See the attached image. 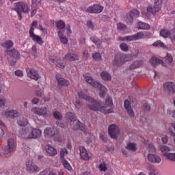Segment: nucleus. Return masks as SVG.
<instances>
[{
	"mask_svg": "<svg viewBox=\"0 0 175 175\" xmlns=\"http://www.w3.org/2000/svg\"><path fill=\"white\" fill-rule=\"evenodd\" d=\"M148 160L151 163H161V157L158 154H149L147 157Z\"/></svg>",
	"mask_w": 175,
	"mask_h": 175,
	"instance_id": "obj_23",
	"label": "nucleus"
},
{
	"mask_svg": "<svg viewBox=\"0 0 175 175\" xmlns=\"http://www.w3.org/2000/svg\"><path fill=\"white\" fill-rule=\"evenodd\" d=\"M165 61H167V62L172 64V62H173V56L167 53V55L165 56Z\"/></svg>",
	"mask_w": 175,
	"mask_h": 175,
	"instance_id": "obj_53",
	"label": "nucleus"
},
{
	"mask_svg": "<svg viewBox=\"0 0 175 175\" xmlns=\"http://www.w3.org/2000/svg\"><path fill=\"white\" fill-rule=\"evenodd\" d=\"M117 28L119 31H125V29H126V25L122 23H119L117 24Z\"/></svg>",
	"mask_w": 175,
	"mask_h": 175,
	"instance_id": "obj_48",
	"label": "nucleus"
},
{
	"mask_svg": "<svg viewBox=\"0 0 175 175\" xmlns=\"http://www.w3.org/2000/svg\"><path fill=\"white\" fill-rule=\"evenodd\" d=\"M108 133L111 139H117V136L120 135V128L117 124H111L109 126Z\"/></svg>",
	"mask_w": 175,
	"mask_h": 175,
	"instance_id": "obj_11",
	"label": "nucleus"
},
{
	"mask_svg": "<svg viewBox=\"0 0 175 175\" xmlns=\"http://www.w3.org/2000/svg\"><path fill=\"white\" fill-rule=\"evenodd\" d=\"M7 53L10 55V57L14 59V60H12V62H10V65H14L16 64V59H20V53L17 50L8 51Z\"/></svg>",
	"mask_w": 175,
	"mask_h": 175,
	"instance_id": "obj_17",
	"label": "nucleus"
},
{
	"mask_svg": "<svg viewBox=\"0 0 175 175\" xmlns=\"http://www.w3.org/2000/svg\"><path fill=\"white\" fill-rule=\"evenodd\" d=\"M15 75L18 77H23V76H24V73L21 70H18L15 71Z\"/></svg>",
	"mask_w": 175,
	"mask_h": 175,
	"instance_id": "obj_58",
	"label": "nucleus"
},
{
	"mask_svg": "<svg viewBox=\"0 0 175 175\" xmlns=\"http://www.w3.org/2000/svg\"><path fill=\"white\" fill-rule=\"evenodd\" d=\"M42 2V0H31V5L36 6L38 8L39 5H40V3Z\"/></svg>",
	"mask_w": 175,
	"mask_h": 175,
	"instance_id": "obj_52",
	"label": "nucleus"
},
{
	"mask_svg": "<svg viewBox=\"0 0 175 175\" xmlns=\"http://www.w3.org/2000/svg\"><path fill=\"white\" fill-rule=\"evenodd\" d=\"M153 47H163V49H165V47H166V45H165V44L163 42H162V41L161 40H157L155 42H154L152 44Z\"/></svg>",
	"mask_w": 175,
	"mask_h": 175,
	"instance_id": "obj_39",
	"label": "nucleus"
},
{
	"mask_svg": "<svg viewBox=\"0 0 175 175\" xmlns=\"http://www.w3.org/2000/svg\"><path fill=\"white\" fill-rule=\"evenodd\" d=\"M66 120H68L70 121V125L72 126V129L75 131L80 130L83 132V134L86 135V143L87 144H90V143L92 142V139H91V131H88L85 128V125L77 119H76V115L72 112H68L66 113Z\"/></svg>",
	"mask_w": 175,
	"mask_h": 175,
	"instance_id": "obj_2",
	"label": "nucleus"
},
{
	"mask_svg": "<svg viewBox=\"0 0 175 175\" xmlns=\"http://www.w3.org/2000/svg\"><path fill=\"white\" fill-rule=\"evenodd\" d=\"M66 155H68V150L66 148L61 149L60 150V159L62 161L65 159Z\"/></svg>",
	"mask_w": 175,
	"mask_h": 175,
	"instance_id": "obj_42",
	"label": "nucleus"
},
{
	"mask_svg": "<svg viewBox=\"0 0 175 175\" xmlns=\"http://www.w3.org/2000/svg\"><path fill=\"white\" fill-rule=\"evenodd\" d=\"M103 6L99 4H94L93 5L89 6L86 9V13L99 14V13H102V12H103Z\"/></svg>",
	"mask_w": 175,
	"mask_h": 175,
	"instance_id": "obj_9",
	"label": "nucleus"
},
{
	"mask_svg": "<svg viewBox=\"0 0 175 175\" xmlns=\"http://www.w3.org/2000/svg\"><path fill=\"white\" fill-rule=\"evenodd\" d=\"M83 77L85 81H86V83L92 85V87H94V88H98V90H100L99 91L100 98H105V96H106V92H107V88H106L105 85H102V83L98 81H95V80H94V79H92L91 76L83 75Z\"/></svg>",
	"mask_w": 175,
	"mask_h": 175,
	"instance_id": "obj_4",
	"label": "nucleus"
},
{
	"mask_svg": "<svg viewBox=\"0 0 175 175\" xmlns=\"http://www.w3.org/2000/svg\"><path fill=\"white\" fill-rule=\"evenodd\" d=\"M87 27L90 28V29H94V23H92V21H87Z\"/></svg>",
	"mask_w": 175,
	"mask_h": 175,
	"instance_id": "obj_60",
	"label": "nucleus"
},
{
	"mask_svg": "<svg viewBox=\"0 0 175 175\" xmlns=\"http://www.w3.org/2000/svg\"><path fill=\"white\" fill-rule=\"evenodd\" d=\"M26 170H27V172H31V173H35L39 172L40 169L32 161H29L26 162Z\"/></svg>",
	"mask_w": 175,
	"mask_h": 175,
	"instance_id": "obj_15",
	"label": "nucleus"
},
{
	"mask_svg": "<svg viewBox=\"0 0 175 175\" xmlns=\"http://www.w3.org/2000/svg\"><path fill=\"white\" fill-rule=\"evenodd\" d=\"M61 161L65 169H67V170L70 172V170H72V166H70V164H69V162H68V161H66V159H65Z\"/></svg>",
	"mask_w": 175,
	"mask_h": 175,
	"instance_id": "obj_37",
	"label": "nucleus"
},
{
	"mask_svg": "<svg viewBox=\"0 0 175 175\" xmlns=\"http://www.w3.org/2000/svg\"><path fill=\"white\" fill-rule=\"evenodd\" d=\"M77 95L80 99L86 100L88 107L90 110H93V111H100V113H103L104 114H110L113 112V108L109 109V107H111L113 106V100L110 98V96H107L105 105L103 106L102 105V103L94 99L91 96H89L82 91L78 92Z\"/></svg>",
	"mask_w": 175,
	"mask_h": 175,
	"instance_id": "obj_1",
	"label": "nucleus"
},
{
	"mask_svg": "<svg viewBox=\"0 0 175 175\" xmlns=\"http://www.w3.org/2000/svg\"><path fill=\"white\" fill-rule=\"evenodd\" d=\"M16 149V144L14 143V139H9L8 140L7 146L4 148V151L5 154H10L13 152Z\"/></svg>",
	"mask_w": 175,
	"mask_h": 175,
	"instance_id": "obj_14",
	"label": "nucleus"
},
{
	"mask_svg": "<svg viewBox=\"0 0 175 175\" xmlns=\"http://www.w3.org/2000/svg\"><path fill=\"white\" fill-rule=\"evenodd\" d=\"M146 38H147V32L140 31L131 36L118 37V40H127V42H133L135 40H139L140 39H144Z\"/></svg>",
	"mask_w": 175,
	"mask_h": 175,
	"instance_id": "obj_6",
	"label": "nucleus"
},
{
	"mask_svg": "<svg viewBox=\"0 0 175 175\" xmlns=\"http://www.w3.org/2000/svg\"><path fill=\"white\" fill-rule=\"evenodd\" d=\"M14 10L15 11L21 12V13H28V12H29L28 4L23 1L16 3Z\"/></svg>",
	"mask_w": 175,
	"mask_h": 175,
	"instance_id": "obj_12",
	"label": "nucleus"
},
{
	"mask_svg": "<svg viewBox=\"0 0 175 175\" xmlns=\"http://www.w3.org/2000/svg\"><path fill=\"white\" fill-rule=\"evenodd\" d=\"M171 35H172V32L169 29H162L160 31V36H161L162 38H164L165 39H167V38H170Z\"/></svg>",
	"mask_w": 175,
	"mask_h": 175,
	"instance_id": "obj_28",
	"label": "nucleus"
},
{
	"mask_svg": "<svg viewBox=\"0 0 175 175\" xmlns=\"http://www.w3.org/2000/svg\"><path fill=\"white\" fill-rule=\"evenodd\" d=\"M34 31H35V28L31 27V29H29V38H31L33 42H35L36 43H37V44H40V46H43V44L44 43V42L43 41V39L42 38V37H40V36H38L35 34V33L33 32Z\"/></svg>",
	"mask_w": 175,
	"mask_h": 175,
	"instance_id": "obj_8",
	"label": "nucleus"
},
{
	"mask_svg": "<svg viewBox=\"0 0 175 175\" xmlns=\"http://www.w3.org/2000/svg\"><path fill=\"white\" fill-rule=\"evenodd\" d=\"M17 123L19 126H27L28 125V119L24 118L23 117L20 118Z\"/></svg>",
	"mask_w": 175,
	"mask_h": 175,
	"instance_id": "obj_32",
	"label": "nucleus"
},
{
	"mask_svg": "<svg viewBox=\"0 0 175 175\" xmlns=\"http://www.w3.org/2000/svg\"><path fill=\"white\" fill-rule=\"evenodd\" d=\"M169 38L171 41V43H172L173 46H175V34H171Z\"/></svg>",
	"mask_w": 175,
	"mask_h": 175,
	"instance_id": "obj_59",
	"label": "nucleus"
},
{
	"mask_svg": "<svg viewBox=\"0 0 175 175\" xmlns=\"http://www.w3.org/2000/svg\"><path fill=\"white\" fill-rule=\"evenodd\" d=\"M163 0H154V7L148 5L147 8V12L152 13V14H155L157 12H159L161 10V5H162Z\"/></svg>",
	"mask_w": 175,
	"mask_h": 175,
	"instance_id": "obj_10",
	"label": "nucleus"
},
{
	"mask_svg": "<svg viewBox=\"0 0 175 175\" xmlns=\"http://www.w3.org/2000/svg\"><path fill=\"white\" fill-rule=\"evenodd\" d=\"M36 96H39L40 98H42L43 96V92H40V90H36Z\"/></svg>",
	"mask_w": 175,
	"mask_h": 175,
	"instance_id": "obj_63",
	"label": "nucleus"
},
{
	"mask_svg": "<svg viewBox=\"0 0 175 175\" xmlns=\"http://www.w3.org/2000/svg\"><path fill=\"white\" fill-rule=\"evenodd\" d=\"M159 148L160 151H161V152L163 153L164 157H165V154H169V151H170V148H169V147L165 145L160 146Z\"/></svg>",
	"mask_w": 175,
	"mask_h": 175,
	"instance_id": "obj_36",
	"label": "nucleus"
},
{
	"mask_svg": "<svg viewBox=\"0 0 175 175\" xmlns=\"http://www.w3.org/2000/svg\"><path fill=\"white\" fill-rule=\"evenodd\" d=\"M129 14H131L133 18L139 17V14H140V12H139L137 10H132L130 12H129Z\"/></svg>",
	"mask_w": 175,
	"mask_h": 175,
	"instance_id": "obj_46",
	"label": "nucleus"
},
{
	"mask_svg": "<svg viewBox=\"0 0 175 175\" xmlns=\"http://www.w3.org/2000/svg\"><path fill=\"white\" fill-rule=\"evenodd\" d=\"M66 31H67V35L72 34V29H70V24H68L66 25Z\"/></svg>",
	"mask_w": 175,
	"mask_h": 175,
	"instance_id": "obj_61",
	"label": "nucleus"
},
{
	"mask_svg": "<svg viewBox=\"0 0 175 175\" xmlns=\"http://www.w3.org/2000/svg\"><path fill=\"white\" fill-rule=\"evenodd\" d=\"M26 72L27 77L32 80H35L38 81L39 79H40V76L39 75V72L33 68H26Z\"/></svg>",
	"mask_w": 175,
	"mask_h": 175,
	"instance_id": "obj_13",
	"label": "nucleus"
},
{
	"mask_svg": "<svg viewBox=\"0 0 175 175\" xmlns=\"http://www.w3.org/2000/svg\"><path fill=\"white\" fill-rule=\"evenodd\" d=\"M36 50H37L36 45H33L31 47V51H32V54L35 57H38V52L36 51Z\"/></svg>",
	"mask_w": 175,
	"mask_h": 175,
	"instance_id": "obj_55",
	"label": "nucleus"
},
{
	"mask_svg": "<svg viewBox=\"0 0 175 175\" xmlns=\"http://www.w3.org/2000/svg\"><path fill=\"white\" fill-rule=\"evenodd\" d=\"M161 140H162V142H163L164 144H166V143H167V142H168L167 137L165 136V137H162V138H161Z\"/></svg>",
	"mask_w": 175,
	"mask_h": 175,
	"instance_id": "obj_64",
	"label": "nucleus"
},
{
	"mask_svg": "<svg viewBox=\"0 0 175 175\" xmlns=\"http://www.w3.org/2000/svg\"><path fill=\"white\" fill-rule=\"evenodd\" d=\"M67 61H77L79 59V55L74 51H69L68 54L65 55Z\"/></svg>",
	"mask_w": 175,
	"mask_h": 175,
	"instance_id": "obj_19",
	"label": "nucleus"
},
{
	"mask_svg": "<svg viewBox=\"0 0 175 175\" xmlns=\"http://www.w3.org/2000/svg\"><path fill=\"white\" fill-rule=\"evenodd\" d=\"M165 91L171 92L172 94H175V84L173 82H166L164 85Z\"/></svg>",
	"mask_w": 175,
	"mask_h": 175,
	"instance_id": "obj_24",
	"label": "nucleus"
},
{
	"mask_svg": "<svg viewBox=\"0 0 175 175\" xmlns=\"http://www.w3.org/2000/svg\"><path fill=\"white\" fill-rule=\"evenodd\" d=\"M164 155L167 159H170V161L175 162V153H165Z\"/></svg>",
	"mask_w": 175,
	"mask_h": 175,
	"instance_id": "obj_40",
	"label": "nucleus"
},
{
	"mask_svg": "<svg viewBox=\"0 0 175 175\" xmlns=\"http://www.w3.org/2000/svg\"><path fill=\"white\" fill-rule=\"evenodd\" d=\"M37 11H38V7L35 5H31V17H33V16L36 14Z\"/></svg>",
	"mask_w": 175,
	"mask_h": 175,
	"instance_id": "obj_49",
	"label": "nucleus"
},
{
	"mask_svg": "<svg viewBox=\"0 0 175 175\" xmlns=\"http://www.w3.org/2000/svg\"><path fill=\"white\" fill-rule=\"evenodd\" d=\"M1 46L5 49H10V47H13V41L10 40H6L5 42L1 44Z\"/></svg>",
	"mask_w": 175,
	"mask_h": 175,
	"instance_id": "obj_34",
	"label": "nucleus"
},
{
	"mask_svg": "<svg viewBox=\"0 0 175 175\" xmlns=\"http://www.w3.org/2000/svg\"><path fill=\"white\" fill-rule=\"evenodd\" d=\"M79 155L81 159L83 161H90V154H88V152L87 151V149L84 148L83 146H79Z\"/></svg>",
	"mask_w": 175,
	"mask_h": 175,
	"instance_id": "obj_18",
	"label": "nucleus"
},
{
	"mask_svg": "<svg viewBox=\"0 0 175 175\" xmlns=\"http://www.w3.org/2000/svg\"><path fill=\"white\" fill-rule=\"evenodd\" d=\"M131 59H132V56H131V55L118 53L115 55L113 65L114 66H121V65H124V62H128V61H131Z\"/></svg>",
	"mask_w": 175,
	"mask_h": 175,
	"instance_id": "obj_5",
	"label": "nucleus"
},
{
	"mask_svg": "<svg viewBox=\"0 0 175 175\" xmlns=\"http://www.w3.org/2000/svg\"><path fill=\"white\" fill-rule=\"evenodd\" d=\"M150 25L143 22H138L137 25L138 29H150Z\"/></svg>",
	"mask_w": 175,
	"mask_h": 175,
	"instance_id": "obj_31",
	"label": "nucleus"
},
{
	"mask_svg": "<svg viewBox=\"0 0 175 175\" xmlns=\"http://www.w3.org/2000/svg\"><path fill=\"white\" fill-rule=\"evenodd\" d=\"M49 59L51 62H52V64H55V65H56L57 68H59L60 69H65V62H64V59L55 60V59L51 58H50Z\"/></svg>",
	"mask_w": 175,
	"mask_h": 175,
	"instance_id": "obj_25",
	"label": "nucleus"
},
{
	"mask_svg": "<svg viewBox=\"0 0 175 175\" xmlns=\"http://www.w3.org/2000/svg\"><path fill=\"white\" fill-rule=\"evenodd\" d=\"M45 150L49 157H54L55 155H57V154H58L57 150L51 146L47 145L45 147Z\"/></svg>",
	"mask_w": 175,
	"mask_h": 175,
	"instance_id": "obj_26",
	"label": "nucleus"
},
{
	"mask_svg": "<svg viewBox=\"0 0 175 175\" xmlns=\"http://www.w3.org/2000/svg\"><path fill=\"white\" fill-rule=\"evenodd\" d=\"M56 27L59 29H64L65 28V22L63 21H59L56 23Z\"/></svg>",
	"mask_w": 175,
	"mask_h": 175,
	"instance_id": "obj_44",
	"label": "nucleus"
},
{
	"mask_svg": "<svg viewBox=\"0 0 175 175\" xmlns=\"http://www.w3.org/2000/svg\"><path fill=\"white\" fill-rule=\"evenodd\" d=\"M5 116L8 118H16V117H18L19 113L17 111H8L5 112Z\"/></svg>",
	"mask_w": 175,
	"mask_h": 175,
	"instance_id": "obj_27",
	"label": "nucleus"
},
{
	"mask_svg": "<svg viewBox=\"0 0 175 175\" xmlns=\"http://www.w3.org/2000/svg\"><path fill=\"white\" fill-rule=\"evenodd\" d=\"M148 170H151L149 173V175H157V174H155V171L154 170H152V167H148Z\"/></svg>",
	"mask_w": 175,
	"mask_h": 175,
	"instance_id": "obj_62",
	"label": "nucleus"
},
{
	"mask_svg": "<svg viewBox=\"0 0 175 175\" xmlns=\"http://www.w3.org/2000/svg\"><path fill=\"white\" fill-rule=\"evenodd\" d=\"M82 57L84 59H88V58H90V54H88V51H83L82 52Z\"/></svg>",
	"mask_w": 175,
	"mask_h": 175,
	"instance_id": "obj_54",
	"label": "nucleus"
},
{
	"mask_svg": "<svg viewBox=\"0 0 175 175\" xmlns=\"http://www.w3.org/2000/svg\"><path fill=\"white\" fill-rule=\"evenodd\" d=\"M31 113H33V114H36L37 116H42V117H49L50 116L51 113L47 109V107H34L32 108L31 110Z\"/></svg>",
	"mask_w": 175,
	"mask_h": 175,
	"instance_id": "obj_7",
	"label": "nucleus"
},
{
	"mask_svg": "<svg viewBox=\"0 0 175 175\" xmlns=\"http://www.w3.org/2000/svg\"><path fill=\"white\" fill-rule=\"evenodd\" d=\"M144 110H145V111H150V110H151V107H150V105H148V103H146L144 104Z\"/></svg>",
	"mask_w": 175,
	"mask_h": 175,
	"instance_id": "obj_56",
	"label": "nucleus"
},
{
	"mask_svg": "<svg viewBox=\"0 0 175 175\" xmlns=\"http://www.w3.org/2000/svg\"><path fill=\"white\" fill-rule=\"evenodd\" d=\"M100 75L105 81H110L111 80V75L107 71L101 72Z\"/></svg>",
	"mask_w": 175,
	"mask_h": 175,
	"instance_id": "obj_29",
	"label": "nucleus"
},
{
	"mask_svg": "<svg viewBox=\"0 0 175 175\" xmlns=\"http://www.w3.org/2000/svg\"><path fill=\"white\" fill-rule=\"evenodd\" d=\"M143 65V62L142 61H136L133 64L130 66L131 70H133V69H137V68H140Z\"/></svg>",
	"mask_w": 175,
	"mask_h": 175,
	"instance_id": "obj_33",
	"label": "nucleus"
},
{
	"mask_svg": "<svg viewBox=\"0 0 175 175\" xmlns=\"http://www.w3.org/2000/svg\"><path fill=\"white\" fill-rule=\"evenodd\" d=\"M126 150H128L129 151H133L135 152L136 151L137 148H136V144H135L134 143H129L127 144V146L126 147Z\"/></svg>",
	"mask_w": 175,
	"mask_h": 175,
	"instance_id": "obj_38",
	"label": "nucleus"
},
{
	"mask_svg": "<svg viewBox=\"0 0 175 175\" xmlns=\"http://www.w3.org/2000/svg\"><path fill=\"white\" fill-rule=\"evenodd\" d=\"M125 21L127 24H132L133 23V16L129 13L127 14L126 16L125 17Z\"/></svg>",
	"mask_w": 175,
	"mask_h": 175,
	"instance_id": "obj_43",
	"label": "nucleus"
},
{
	"mask_svg": "<svg viewBox=\"0 0 175 175\" xmlns=\"http://www.w3.org/2000/svg\"><path fill=\"white\" fill-rule=\"evenodd\" d=\"M98 168L100 169V172H106L107 170V167L106 166V163H101Z\"/></svg>",
	"mask_w": 175,
	"mask_h": 175,
	"instance_id": "obj_47",
	"label": "nucleus"
},
{
	"mask_svg": "<svg viewBox=\"0 0 175 175\" xmlns=\"http://www.w3.org/2000/svg\"><path fill=\"white\" fill-rule=\"evenodd\" d=\"M120 50H122V51H124L125 53H126V51L129 50V47L128 46V44L125 43L120 44Z\"/></svg>",
	"mask_w": 175,
	"mask_h": 175,
	"instance_id": "obj_45",
	"label": "nucleus"
},
{
	"mask_svg": "<svg viewBox=\"0 0 175 175\" xmlns=\"http://www.w3.org/2000/svg\"><path fill=\"white\" fill-rule=\"evenodd\" d=\"M92 58L95 61H102V55L100 53H95L92 55Z\"/></svg>",
	"mask_w": 175,
	"mask_h": 175,
	"instance_id": "obj_41",
	"label": "nucleus"
},
{
	"mask_svg": "<svg viewBox=\"0 0 175 175\" xmlns=\"http://www.w3.org/2000/svg\"><path fill=\"white\" fill-rule=\"evenodd\" d=\"M53 117L56 120H61V118H62V115H61V113H59L58 111H55L53 113Z\"/></svg>",
	"mask_w": 175,
	"mask_h": 175,
	"instance_id": "obj_50",
	"label": "nucleus"
},
{
	"mask_svg": "<svg viewBox=\"0 0 175 175\" xmlns=\"http://www.w3.org/2000/svg\"><path fill=\"white\" fill-rule=\"evenodd\" d=\"M124 106L129 116H130V117H134L135 112H133V109H132V106H131V101L125 100Z\"/></svg>",
	"mask_w": 175,
	"mask_h": 175,
	"instance_id": "obj_22",
	"label": "nucleus"
},
{
	"mask_svg": "<svg viewBox=\"0 0 175 175\" xmlns=\"http://www.w3.org/2000/svg\"><path fill=\"white\" fill-rule=\"evenodd\" d=\"M44 136L46 137H53V136H58V129L55 128L47 127L44 131Z\"/></svg>",
	"mask_w": 175,
	"mask_h": 175,
	"instance_id": "obj_16",
	"label": "nucleus"
},
{
	"mask_svg": "<svg viewBox=\"0 0 175 175\" xmlns=\"http://www.w3.org/2000/svg\"><path fill=\"white\" fill-rule=\"evenodd\" d=\"M19 136L22 139H38V137L42 136V131L32 126H27L23 128L19 131Z\"/></svg>",
	"mask_w": 175,
	"mask_h": 175,
	"instance_id": "obj_3",
	"label": "nucleus"
},
{
	"mask_svg": "<svg viewBox=\"0 0 175 175\" xmlns=\"http://www.w3.org/2000/svg\"><path fill=\"white\" fill-rule=\"evenodd\" d=\"M57 35L61 43H63V44H68V38L64 36V33H62V31H58Z\"/></svg>",
	"mask_w": 175,
	"mask_h": 175,
	"instance_id": "obj_30",
	"label": "nucleus"
},
{
	"mask_svg": "<svg viewBox=\"0 0 175 175\" xmlns=\"http://www.w3.org/2000/svg\"><path fill=\"white\" fill-rule=\"evenodd\" d=\"M74 105L77 109H80L81 106H83V103H81V100L79 99H76L75 102L74 103Z\"/></svg>",
	"mask_w": 175,
	"mask_h": 175,
	"instance_id": "obj_51",
	"label": "nucleus"
},
{
	"mask_svg": "<svg viewBox=\"0 0 175 175\" xmlns=\"http://www.w3.org/2000/svg\"><path fill=\"white\" fill-rule=\"evenodd\" d=\"M6 105V98L3 97H0V107H2V106H5Z\"/></svg>",
	"mask_w": 175,
	"mask_h": 175,
	"instance_id": "obj_57",
	"label": "nucleus"
},
{
	"mask_svg": "<svg viewBox=\"0 0 175 175\" xmlns=\"http://www.w3.org/2000/svg\"><path fill=\"white\" fill-rule=\"evenodd\" d=\"M90 40L94 43L96 46H99L102 44V40L98 38L96 36H93L90 38Z\"/></svg>",
	"mask_w": 175,
	"mask_h": 175,
	"instance_id": "obj_35",
	"label": "nucleus"
},
{
	"mask_svg": "<svg viewBox=\"0 0 175 175\" xmlns=\"http://www.w3.org/2000/svg\"><path fill=\"white\" fill-rule=\"evenodd\" d=\"M150 64H151V65L154 66V68H157L158 65H162V66H166L163 61H162L161 59H159V58L154 56H152L151 57L150 60Z\"/></svg>",
	"mask_w": 175,
	"mask_h": 175,
	"instance_id": "obj_21",
	"label": "nucleus"
},
{
	"mask_svg": "<svg viewBox=\"0 0 175 175\" xmlns=\"http://www.w3.org/2000/svg\"><path fill=\"white\" fill-rule=\"evenodd\" d=\"M55 77L58 84L61 85V87H68V85H70V83L69 82V81L61 77V75L57 74L56 75Z\"/></svg>",
	"mask_w": 175,
	"mask_h": 175,
	"instance_id": "obj_20",
	"label": "nucleus"
}]
</instances>
